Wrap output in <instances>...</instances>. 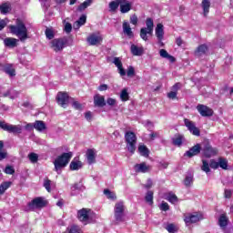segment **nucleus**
Here are the masks:
<instances>
[{
  "mask_svg": "<svg viewBox=\"0 0 233 233\" xmlns=\"http://www.w3.org/2000/svg\"><path fill=\"white\" fill-rule=\"evenodd\" d=\"M9 30L11 34H14V35H16V37L19 38L20 41L25 42L26 39H28V29L26 28V25H25V22L21 19H16V25H10Z\"/></svg>",
  "mask_w": 233,
  "mask_h": 233,
  "instance_id": "f257e3e1",
  "label": "nucleus"
},
{
  "mask_svg": "<svg viewBox=\"0 0 233 233\" xmlns=\"http://www.w3.org/2000/svg\"><path fill=\"white\" fill-rule=\"evenodd\" d=\"M72 152L63 153L62 155L56 157L53 161V165L55 167L54 170L56 174H61L65 167L70 163V159H72Z\"/></svg>",
  "mask_w": 233,
  "mask_h": 233,
  "instance_id": "f03ea898",
  "label": "nucleus"
},
{
  "mask_svg": "<svg viewBox=\"0 0 233 233\" xmlns=\"http://www.w3.org/2000/svg\"><path fill=\"white\" fill-rule=\"evenodd\" d=\"M77 218L81 223L87 225V223H91V221L95 219L96 213L90 208H82L77 211Z\"/></svg>",
  "mask_w": 233,
  "mask_h": 233,
  "instance_id": "7ed1b4c3",
  "label": "nucleus"
},
{
  "mask_svg": "<svg viewBox=\"0 0 233 233\" xmlns=\"http://www.w3.org/2000/svg\"><path fill=\"white\" fill-rule=\"evenodd\" d=\"M154 34V20L152 18H147L146 27L140 29V37L143 41H148V35Z\"/></svg>",
  "mask_w": 233,
  "mask_h": 233,
  "instance_id": "20e7f679",
  "label": "nucleus"
},
{
  "mask_svg": "<svg viewBox=\"0 0 233 233\" xmlns=\"http://www.w3.org/2000/svg\"><path fill=\"white\" fill-rule=\"evenodd\" d=\"M125 139L128 152L134 154L136 152V145H137V137H136L134 132L127 131L125 134Z\"/></svg>",
  "mask_w": 233,
  "mask_h": 233,
  "instance_id": "39448f33",
  "label": "nucleus"
},
{
  "mask_svg": "<svg viewBox=\"0 0 233 233\" xmlns=\"http://www.w3.org/2000/svg\"><path fill=\"white\" fill-rule=\"evenodd\" d=\"M125 202L118 201L115 204L114 207V218L116 223H121L123 221V218H125Z\"/></svg>",
  "mask_w": 233,
  "mask_h": 233,
  "instance_id": "423d86ee",
  "label": "nucleus"
},
{
  "mask_svg": "<svg viewBox=\"0 0 233 233\" xmlns=\"http://www.w3.org/2000/svg\"><path fill=\"white\" fill-rule=\"evenodd\" d=\"M0 128L5 132H9V134H21L23 132V127L21 125H12L1 120Z\"/></svg>",
  "mask_w": 233,
  "mask_h": 233,
  "instance_id": "0eeeda50",
  "label": "nucleus"
},
{
  "mask_svg": "<svg viewBox=\"0 0 233 233\" xmlns=\"http://www.w3.org/2000/svg\"><path fill=\"white\" fill-rule=\"evenodd\" d=\"M218 148L211 147L208 142L202 143V154L205 157H214L218 156Z\"/></svg>",
  "mask_w": 233,
  "mask_h": 233,
  "instance_id": "6e6552de",
  "label": "nucleus"
},
{
  "mask_svg": "<svg viewBox=\"0 0 233 233\" xmlns=\"http://www.w3.org/2000/svg\"><path fill=\"white\" fill-rule=\"evenodd\" d=\"M43 207H46V200L43 198H36L27 205V209L35 210V208H43Z\"/></svg>",
  "mask_w": 233,
  "mask_h": 233,
  "instance_id": "1a4fd4ad",
  "label": "nucleus"
},
{
  "mask_svg": "<svg viewBox=\"0 0 233 233\" xmlns=\"http://www.w3.org/2000/svg\"><path fill=\"white\" fill-rule=\"evenodd\" d=\"M65 45H66V40L64 38H56L50 42V48L55 52H61L65 48Z\"/></svg>",
  "mask_w": 233,
  "mask_h": 233,
  "instance_id": "9d476101",
  "label": "nucleus"
},
{
  "mask_svg": "<svg viewBox=\"0 0 233 233\" xmlns=\"http://www.w3.org/2000/svg\"><path fill=\"white\" fill-rule=\"evenodd\" d=\"M197 110L202 117H210L214 116V110L205 105L197 106Z\"/></svg>",
  "mask_w": 233,
  "mask_h": 233,
  "instance_id": "9b49d317",
  "label": "nucleus"
},
{
  "mask_svg": "<svg viewBox=\"0 0 233 233\" xmlns=\"http://www.w3.org/2000/svg\"><path fill=\"white\" fill-rule=\"evenodd\" d=\"M102 41H103V36L99 33H94L87 37V43L91 46L101 45Z\"/></svg>",
  "mask_w": 233,
  "mask_h": 233,
  "instance_id": "f8f14e48",
  "label": "nucleus"
},
{
  "mask_svg": "<svg viewBox=\"0 0 233 233\" xmlns=\"http://www.w3.org/2000/svg\"><path fill=\"white\" fill-rule=\"evenodd\" d=\"M185 126L187 127V130H189L190 134L193 136H200L199 128L196 127V123L190 121L188 118L184 119Z\"/></svg>",
  "mask_w": 233,
  "mask_h": 233,
  "instance_id": "ddd939ff",
  "label": "nucleus"
},
{
  "mask_svg": "<svg viewBox=\"0 0 233 233\" xmlns=\"http://www.w3.org/2000/svg\"><path fill=\"white\" fill-rule=\"evenodd\" d=\"M203 219V216L201 214L196 213L194 215L187 214L185 216L184 221L186 225H192V223H198V221H201Z\"/></svg>",
  "mask_w": 233,
  "mask_h": 233,
  "instance_id": "4468645a",
  "label": "nucleus"
},
{
  "mask_svg": "<svg viewBox=\"0 0 233 233\" xmlns=\"http://www.w3.org/2000/svg\"><path fill=\"white\" fill-rule=\"evenodd\" d=\"M68 99H70V97L66 93L59 92L56 96V101L60 106H63V108H66V106L68 105Z\"/></svg>",
  "mask_w": 233,
  "mask_h": 233,
  "instance_id": "2eb2a0df",
  "label": "nucleus"
},
{
  "mask_svg": "<svg viewBox=\"0 0 233 233\" xmlns=\"http://www.w3.org/2000/svg\"><path fill=\"white\" fill-rule=\"evenodd\" d=\"M134 168L136 172L147 174L152 170V166L147 164L146 162H142L140 164H136Z\"/></svg>",
  "mask_w": 233,
  "mask_h": 233,
  "instance_id": "dca6fc26",
  "label": "nucleus"
},
{
  "mask_svg": "<svg viewBox=\"0 0 233 233\" xmlns=\"http://www.w3.org/2000/svg\"><path fill=\"white\" fill-rule=\"evenodd\" d=\"M155 35L158 43H162L163 39H165V26L163 24L157 25L155 28Z\"/></svg>",
  "mask_w": 233,
  "mask_h": 233,
  "instance_id": "f3484780",
  "label": "nucleus"
},
{
  "mask_svg": "<svg viewBox=\"0 0 233 233\" xmlns=\"http://www.w3.org/2000/svg\"><path fill=\"white\" fill-rule=\"evenodd\" d=\"M199 152H203V144H197L193 147H191L188 151L186 152L185 156L187 157H194V156H198Z\"/></svg>",
  "mask_w": 233,
  "mask_h": 233,
  "instance_id": "a211bd4d",
  "label": "nucleus"
},
{
  "mask_svg": "<svg viewBox=\"0 0 233 233\" xmlns=\"http://www.w3.org/2000/svg\"><path fill=\"white\" fill-rule=\"evenodd\" d=\"M86 157L88 165H94L96 163V157H97V151L94 148L87 149Z\"/></svg>",
  "mask_w": 233,
  "mask_h": 233,
  "instance_id": "6ab92c4d",
  "label": "nucleus"
},
{
  "mask_svg": "<svg viewBox=\"0 0 233 233\" xmlns=\"http://www.w3.org/2000/svg\"><path fill=\"white\" fill-rule=\"evenodd\" d=\"M123 33L127 37L132 39L134 37V32L132 31V27H130V23L128 21H124L122 25Z\"/></svg>",
  "mask_w": 233,
  "mask_h": 233,
  "instance_id": "aec40b11",
  "label": "nucleus"
},
{
  "mask_svg": "<svg viewBox=\"0 0 233 233\" xmlns=\"http://www.w3.org/2000/svg\"><path fill=\"white\" fill-rule=\"evenodd\" d=\"M113 63L117 67L118 74H120L121 76H127V71L123 68V63H121L119 57H115Z\"/></svg>",
  "mask_w": 233,
  "mask_h": 233,
  "instance_id": "412c9836",
  "label": "nucleus"
},
{
  "mask_svg": "<svg viewBox=\"0 0 233 233\" xmlns=\"http://www.w3.org/2000/svg\"><path fill=\"white\" fill-rule=\"evenodd\" d=\"M94 105L95 106H99L103 108V106H106V102H105V96L101 95H96L94 96Z\"/></svg>",
  "mask_w": 233,
  "mask_h": 233,
  "instance_id": "4be33fe9",
  "label": "nucleus"
},
{
  "mask_svg": "<svg viewBox=\"0 0 233 233\" xmlns=\"http://www.w3.org/2000/svg\"><path fill=\"white\" fill-rule=\"evenodd\" d=\"M207 52H208V46L203 44L197 47L195 50V56H197V57H201V56H205Z\"/></svg>",
  "mask_w": 233,
  "mask_h": 233,
  "instance_id": "5701e85b",
  "label": "nucleus"
},
{
  "mask_svg": "<svg viewBox=\"0 0 233 233\" xmlns=\"http://www.w3.org/2000/svg\"><path fill=\"white\" fill-rule=\"evenodd\" d=\"M201 8L205 17H207V15H208V12H210V0H202Z\"/></svg>",
  "mask_w": 233,
  "mask_h": 233,
  "instance_id": "b1692460",
  "label": "nucleus"
},
{
  "mask_svg": "<svg viewBox=\"0 0 233 233\" xmlns=\"http://www.w3.org/2000/svg\"><path fill=\"white\" fill-rule=\"evenodd\" d=\"M17 41L15 38L7 37L4 40V43L8 48H15L17 46Z\"/></svg>",
  "mask_w": 233,
  "mask_h": 233,
  "instance_id": "393cba45",
  "label": "nucleus"
},
{
  "mask_svg": "<svg viewBox=\"0 0 233 233\" xmlns=\"http://www.w3.org/2000/svg\"><path fill=\"white\" fill-rule=\"evenodd\" d=\"M34 128L37 130V132H43L46 130V124L41 120H36L34 123Z\"/></svg>",
  "mask_w": 233,
  "mask_h": 233,
  "instance_id": "a878e982",
  "label": "nucleus"
},
{
  "mask_svg": "<svg viewBox=\"0 0 233 233\" xmlns=\"http://www.w3.org/2000/svg\"><path fill=\"white\" fill-rule=\"evenodd\" d=\"M143 52H145L143 46H137L136 45L131 46V53L133 56H143Z\"/></svg>",
  "mask_w": 233,
  "mask_h": 233,
  "instance_id": "bb28decb",
  "label": "nucleus"
},
{
  "mask_svg": "<svg viewBox=\"0 0 233 233\" xmlns=\"http://www.w3.org/2000/svg\"><path fill=\"white\" fill-rule=\"evenodd\" d=\"M165 199H167V201H169V203H172V205H176V203H177L178 201L177 196H176V194L172 192L167 193L165 195Z\"/></svg>",
  "mask_w": 233,
  "mask_h": 233,
  "instance_id": "cd10ccee",
  "label": "nucleus"
},
{
  "mask_svg": "<svg viewBox=\"0 0 233 233\" xmlns=\"http://www.w3.org/2000/svg\"><path fill=\"white\" fill-rule=\"evenodd\" d=\"M129 10H132V3L126 1L124 4L120 5V12L122 14H128Z\"/></svg>",
  "mask_w": 233,
  "mask_h": 233,
  "instance_id": "c85d7f7f",
  "label": "nucleus"
},
{
  "mask_svg": "<svg viewBox=\"0 0 233 233\" xmlns=\"http://www.w3.org/2000/svg\"><path fill=\"white\" fill-rule=\"evenodd\" d=\"M69 168L70 170H80V168H83V162L79 160H72Z\"/></svg>",
  "mask_w": 233,
  "mask_h": 233,
  "instance_id": "c756f323",
  "label": "nucleus"
},
{
  "mask_svg": "<svg viewBox=\"0 0 233 233\" xmlns=\"http://www.w3.org/2000/svg\"><path fill=\"white\" fill-rule=\"evenodd\" d=\"M218 225L222 228V230H225L227 228V225H228V218L225 215H221L218 218Z\"/></svg>",
  "mask_w": 233,
  "mask_h": 233,
  "instance_id": "7c9ffc66",
  "label": "nucleus"
},
{
  "mask_svg": "<svg viewBox=\"0 0 233 233\" xmlns=\"http://www.w3.org/2000/svg\"><path fill=\"white\" fill-rule=\"evenodd\" d=\"M159 55H160V57H163L164 59H168V61H170V63H174V61H176V58L172 56H170L168 54V52H167V50L165 49H161L159 51Z\"/></svg>",
  "mask_w": 233,
  "mask_h": 233,
  "instance_id": "2f4dec72",
  "label": "nucleus"
},
{
  "mask_svg": "<svg viewBox=\"0 0 233 233\" xmlns=\"http://www.w3.org/2000/svg\"><path fill=\"white\" fill-rule=\"evenodd\" d=\"M86 23V15H83L74 24V28L79 30V27L83 26Z\"/></svg>",
  "mask_w": 233,
  "mask_h": 233,
  "instance_id": "473e14b6",
  "label": "nucleus"
},
{
  "mask_svg": "<svg viewBox=\"0 0 233 233\" xmlns=\"http://www.w3.org/2000/svg\"><path fill=\"white\" fill-rule=\"evenodd\" d=\"M4 72L10 76L11 77H14L15 76V69L14 68L13 65H5L4 66Z\"/></svg>",
  "mask_w": 233,
  "mask_h": 233,
  "instance_id": "72a5a7b5",
  "label": "nucleus"
},
{
  "mask_svg": "<svg viewBox=\"0 0 233 233\" xmlns=\"http://www.w3.org/2000/svg\"><path fill=\"white\" fill-rule=\"evenodd\" d=\"M10 187H12V182L11 181L3 182L0 185V196H3V194H5V192H6V190H8V188Z\"/></svg>",
  "mask_w": 233,
  "mask_h": 233,
  "instance_id": "f704fd0d",
  "label": "nucleus"
},
{
  "mask_svg": "<svg viewBox=\"0 0 233 233\" xmlns=\"http://www.w3.org/2000/svg\"><path fill=\"white\" fill-rule=\"evenodd\" d=\"M218 167L222 168V170H227L228 168V160L224 157H219Z\"/></svg>",
  "mask_w": 233,
  "mask_h": 233,
  "instance_id": "c9c22d12",
  "label": "nucleus"
},
{
  "mask_svg": "<svg viewBox=\"0 0 233 233\" xmlns=\"http://www.w3.org/2000/svg\"><path fill=\"white\" fill-rule=\"evenodd\" d=\"M90 5H92V0H86L77 7L78 12H85Z\"/></svg>",
  "mask_w": 233,
  "mask_h": 233,
  "instance_id": "e433bc0d",
  "label": "nucleus"
},
{
  "mask_svg": "<svg viewBox=\"0 0 233 233\" xmlns=\"http://www.w3.org/2000/svg\"><path fill=\"white\" fill-rule=\"evenodd\" d=\"M138 152L144 157H148V148L146 147L145 145H141L138 147Z\"/></svg>",
  "mask_w": 233,
  "mask_h": 233,
  "instance_id": "4c0bfd02",
  "label": "nucleus"
},
{
  "mask_svg": "<svg viewBox=\"0 0 233 233\" xmlns=\"http://www.w3.org/2000/svg\"><path fill=\"white\" fill-rule=\"evenodd\" d=\"M121 101H128L130 99V96L128 95V89L124 88L120 93Z\"/></svg>",
  "mask_w": 233,
  "mask_h": 233,
  "instance_id": "58836bf2",
  "label": "nucleus"
},
{
  "mask_svg": "<svg viewBox=\"0 0 233 233\" xmlns=\"http://www.w3.org/2000/svg\"><path fill=\"white\" fill-rule=\"evenodd\" d=\"M19 96V92L10 90L4 94V97H10V99H15Z\"/></svg>",
  "mask_w": 233,
  "mask_h": 233,
  "instance_id": "ea45409f",
  "label": "nucleus"
},
{
  "mask_svg": "<svg viewBox=\"0 0 233 233\" xmlns=\"http://www.w3.org/2000/svg\"><path fill=\"white\" fill-rule=\"evenodd\" d=\"M192 183H194V176L187 175L184 179L185 187H192Z\"/></svg>",
  "mask_w": 233,
  "mask_h": 233,
  "instance_id": "a19ab883",
  "label": "nucleus"
},
{
  "mask_svg": "<svg viewBox=\"0 0 233 233\" xmlns=\"http://www.w3.org/2000/svg\"><path fill=\"white\" fill-rule=\"evenodd\" d=\"M145 198H146L147 203H148V205H153V203H154V192L153 191H147Z\"/></svg>",
  "mask_w": 233,
  "mask_h": 233,
  "instance_id": "79ce46f5",
  "label": "nucleus"
},
{
  "mask_svg": "<svg viewBox=\"0 0 233 233\" xmlns=\"http://www.w3.org/2000/svg\"><path fill=\"white\" fill-rule=\"evenodd\" d=\"M183 136H177L175 138H173V145H176L177 147H181V145H183Z\"/></svg>",
  "mask_w": 233,
  "mask_h": 233,
  "instance_id": "37998d69",
  "label": "nucleus"
},
{
  "mask_svg": "<svg viewBox=\"0 0 233 233\" xmlns=\"http://www.w3.org/2000/svg\"><path fill=\"white\" fill-rule=\"evenodd\" d=\"M1 14H8L10 12V4L5 3L0 5Z\"/></svg>",
  "mask_w": 233,
  "mask_h": 233,
  "instance_id": "c03bdc74",
  "label": "nucleus"
},
{
  "mask_svg": "<svg viewBox=\"0 0 233 233\" xmlns=\"http://www.w3.org/2000/svg\"><path fill=\"white\" fill-rule=\"evenodd\" d=\"M201 170H203V172H206V174H208V172H210V164H208L207 160H202Z\"/></svg>",
  "mask_w": 233,
  "mask_h": 233,
  "instance_id": "a18cd8bd",
  "label": "nucleus"
},
{
  "mask_svg": "<svg viewBox=\"0 0 233 233\" xmlns=\"http://www.w3.org/2000/svg\"><path fill=\"white\" fill-rule=\"evenodd\" d=\"M104 194L106 196L107 199H116V193L110 191L109 189H105Z\"/></svg>",
  "mask_w": 233,
  "mask_h": 233,
  "instance_id": "49530a36",
  "label": "nucleus"
},
{
  "mask_svg": "<svg viewBox=\"0 0 233 233\" xmlns=\"http://www.w3.org/2000/svg\"><path fill=\"white\" fill-rule=\"evenodd\" d=\"M166 230H167L169 233H176L177 232V227H176L174 224H167L166 226Z\"/></svg>",
  "mask_w": 233,
  "mask_h": 233,
  "instance_id": "de8ad7c7",
  "label": "nucleus"
},
{
  "mask_svg": "<svg viewBox=\"0 0 233 233\" xmlns=\"http://www.w3.org/2000/svg\"><path fill=\"white\" fill-rule=\"evenodd\" d=\"M67 230H68V233H81V228L76 225L69 227Z\"/></svg>",
  "mask_w": 233,
  "mask_h": 233,
  "instance_id": "09e8293b",
  "label": "nucleus"
},
{
  "mask_svg": "<svg viewBox=\"0 0 233 233\" xmlns=\"http://www.w3.org/2000/svg\"><path fill=\"white\" fill-rule=\"evenodd\" d=\"M28 159L31 161V163H37L39 160V156L35 153H30L28 155Z\"/></svg>",
  "mask_w": 233,
  "mask_h": 233,
  "instance_id": "8fccbe9b",
  "label": "nucleus"
},
{
  "mask_svg": "<svg viewBox=\"0 0 233 233\" xmlns=\"http://www.w3.org/2000/svg\"><path fill=\"white\" fill-rule=\"evenodd\" d=\"M127 77H134V76H136V69H134V66H130L127 67Z\"/></svg>",
  "mask_w": 233,
  "mask_h": 233,
  "instance_id": "3c124183",
  "label": "nucleus"
},
{
  "mask_svg": "<svg viewBox=\"0 0 233 233\" xmlns=\"http://www.w3.org/2000/svg\"><path fill=\"white\" fill-rule=\"evenodd\" d=\"M210 168H213L214 170L219 168V160L216 161L214 159H211L209 162Z\"/></svg>",
  "mask_w": 233,
  "mask_h": 233,
  "instance_id": "603ef678",
  "label": "nucleus"
},
{
  "mask_svg": "<svg viewBox=\"0 0 233 233\" xmlns=\"http://www.w3.org/2000/svg\"><path fill=\"white\" fill-rule=\"evenodd\" d=\"M4 172L5 174L12 176V175L15 174V169H14V167H12V166H6Z\"/></svg>",
  "mask_w": 233,
  "mask_h": 233,
  "instance_id": "864d4df0",
  "label": "nucleus"
},
{
  "mask_svg": "<svg viewBox=\"0 0 233 233\" xmlns=\"http://www.w3.org/2000/svg\"><path fill=\"white\" fill-rule=\"evenodd\" d=\"M106 105H108L109 106H116V105H117V100L113 97H108L106 99Z\"/></svg>",
  "mask_w": 233,
  "mask_h": 233,
  "instance_id": "5fc2aeb1",
  "label": "nucleus"
},
{
  "mask_svg": "<svg viewBox=\"0 0 233 233\" xmlns=\"http://www.w3.org/2000/svg\"><path fill=\"white\" fill-rule=\"evenodd\" d=\"M118 5L116 1L110 2L109 3V8H110V12H116V10H117L118 8Z\"/></svg>",
  "mask_w": 233,
  "mask_h": 233,
  "instance_id": "6e6d98bb",
  "label": "nucleus"
},
{
  "mask_svg": "<svg viewBox=\"0 0 233 233\" xmlns=\"http://www.w3.org/2000/svg\"><path fill=\"white\" fill-rule=\"evenodd\" d=\"M65 25H64V30L66 34H70V32H72V24L68 23V22H64Z\"/></svg>",
  "mask_w": 233,
  "mask_h": 233,
  "instance_id": "4d7b16f0",
  "label": "nucleus"
},
{
  "mask_svg": "<svg viewBox=\"0 0 233 233\" xmlns=\"http://www.w3.org/2000/svg\"><path fill=\"white\" fill-rule=\"evenodd\" d=\"M160 210H163L164 212H167V210L170 209V206H168V203L162 202L159 207Z\"/></svg>",
  "mask_w": 233,
  "mask_h": 233,
  "instance_id": "13d9d810",
  "label": "nucleus"
},
{
  "mask_svg": "<svg viewBox=\"0 0 233 233\" xmlns=\"http://www.w3.org/2000/svg\"><path fill=\"white\" fill-rule=\"evenodd\" d=\"M8 157V152L5 149L0 150V161H3V159H6Z\"/></svg>",
  "mask_w": 233,
  "mask_h": 233,
  "instance_id": "bf43d9fd",
  "label": "nucleus"
},
{
  "mask_svg": "<svg viewBox=\"0 0 233 233\" xmlns=\"http://www.w3.org/2000/svg\"><path fill=\"white\" fill-rule=\"evenodd\" d=\"M72 106L76 108V110H82L83 109V105L81 103L74 100L72 103Z\"/></svg>",
  "mask_w": 233,
  "mask_h": 233,
  "instance_id": "052dcab7",
  "label": "nucleus"
},
{
  "mask_svg": "<svg viewBox=\"0 0 233 233\" xmlns=\"http://www.w3.org/2000/svg\"><path fill=\"white\" fill-rule=\"evenodd\" d=\"M51 183H52V181H50L48 179L45 180V182H44V187H45L46 190H47V192L52 191V188L50 187Z\"/></svg>",
  "mask_w": 233,
  "mask_h": 233,
  "instance_id": "680f3d73",
  "label": "nucleus"
},
{
  "mask_svg": "<svg viewBox=\"0 0 233 233\" xmlns=\"http://www.w3.org/2000/svg\"><path fill=\"white\" fill-rule=\"evenodd\" d=\"M224 198L226 199H230V198H232V190L230 189H225L224 190Z\"/></svg>",
  "mask_w": 233,
  "mask_h": 233,
  "instance_id": "e2e57ef3",
  "label": "nucleus"
},
{
  "mask_svg": "<svg viewBox=\"0 0 233 233\" xmlns=\"http://www.w3.org/2000/svg\"><path fill=\"white\" fill-rule=\"evenodd\" d=\"M46 35L47 39H54V31H52V29H46Z\"/></svg>",
  "mask_w": 233,
  "mask_h": 233,
  "instance_id": "0e129e2a",
  "label": "nucleus"
},
{
  "mask_svg": "<svg viewBox=\"0 0 233 233\" xmlns=\"http://www.w3.org/2000/svg\"><path fill=\"white\" fill-rule=\"evenodd\" d=\"M167 97L169 99H176L177 97V91H171L167 93Z\"/></svg>",
  "mask_w": 233,
  "mask_h": 233,
  "instance_id": "69168bd1",
  "label": "nucleus"
},
{
  "mask_svg": "<svg viewBox=\"0 0 233 233\" xmlns=\"http://www.w3.org/2000/svg\"><path fill=\"white\" fill-rule=\"evenodd\" d=\"M149 137L151 141H154L157 137H159V133L158 132H152L149 134Z\"/></svg>",
  "mask_w": 233,
  "mask_h": 233,
  "instance_id": "338daca9",
  "label": "nucleus"
},
{
  "mask_svg": "<svg viewBox=\"0 0 233 233\" xmlns=\"http://www.w3.org/2000/svg\"><path fill=\"white\" fill-rule=\"evenodd\" d=\"M130 23L131 25H137V16L136 15H131Z\"/></svg>",
  "mask_w": 233,
  "mask_h": 233,
  "instance_id": "774afa93",
  "label": "nucleus"
}]
</instances>
